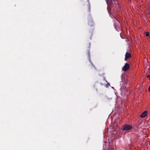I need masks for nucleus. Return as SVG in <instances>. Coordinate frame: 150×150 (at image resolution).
Segmentation results:
<instances>
[{"label": "nucleus", "instance_id": "7ed1b4c3", "mask_svg": "<svg viewBox=\"0 0 150 150\" xmlns=\"http://www.w3.org/2000/svg\"><path fill=\"white\" fill-rule=\"evenodd\" d=\"M131 55L129 53L127 52H126L125 55V61L127 60V59L131 58Z\"/></svg>", "mask_w": 150, "mask_h": 150}, {"label": "nucleus", "instance_id": "6e6552de", "mask_svg": "<svg viewBox=\"0 0 150 150\" xmlns=\"http://www.w3.org/2000/svg\"><path fill=\"white\" fill-rule=\"evenodd\" d=\"M147 77L148 78H149V80H150V75H148L147 76Z\"/></svg>", "mask_w": 150, "mask_h": 150}, {"label": "nucleus", "instance_id": "f257e3e1", "mask_svg": "<svg viewBox=\"0 0 150 150\" xmlns=\"http://www.w3.org/2000/svg\"><path fill=\"white\" fill-rule=\"evenodd\" d=\"M132 126L129 125H124L122 129L123 131L129 130L132 128Z\"/></svg>", "mask_w": 150, "mask_h": 150}, {"label": "nucleus", "instance_id": "20e7f679", "mask_svg": "<svg viewBox=\"0 0 150 150\" xmlns=\"http://www.w3.org/2000/svg\"><path fill=\"white\" fill-rule=\"evenodd\" d=\"M147 112L146 111H144L140 115V117L141 118H144L147 115Z\"/></svg>", "mask_w": 150, "mask_h": 150}, {"label": "nucleus", "instance_id": "39448f33", "mask_svg": "<svg viewBox=\"0 0 150 150\" xmlns=\"http://www.w3.org/2000/svg\"><path fill=\"white\" fill-rule=\"evenodd\" d=\"M113 2H114V4H115V5H116L115 6L116 7H117V6H118V2H117V0H113V1H112L113 4H112L111 5H108H108H111V6L112 4L113 5H114Z\"/></svg>", "mask_w": 150, "mask_h": 150}, {"label": "nucleus", "instance_id": "1a4fd4ad", "mask_svg": "<svg viewBox=\"0 0 150 150\" xmlns=\"http://www.w3.org/2000/svg\"><path fill=\"white\" fill-rule=\"evenodd\" d=\"M148 90H149V91L150 92V85L149 86V87Z\"/></svg>", "mask_w": 150, "mask_h": 150}, {"label": "nucleus", "instance_id": "9b49d317", "mask_svg": "<svg viewBox=\"0 0 150 150\" xmlns=\"http://www.w3.org/2000/svg\"><path fill=\"white\" fill-rule=\"evenodd\" d=\"M90 7H89V10H90Z\"/></svg>", "mask_w": 150, "mask_h": 150}, {"label": "nucleus", "instance_id": "9d476101", "mask_svg": "<svg viewBox=\"0 0 150 150\" xmlns=\"http://www.w3.org/2000/svg\"><path fill=\"white\" fill-rule=\"evenodd\" d=\"M149 12H150V8H149Z\"/></svg>", "mask_w": 150, "mask_h": 150}, {"label": "nucleus", "instance_id": "423d86ee", "mask_svg": "<svg viewBox=\"0 0 150 150\" xmlns=\"http://www.w3.org/2000/svg\"><path fill=\"white\" fill-rule=\"evenodd\" d=\"M108 5H111L113 4L112 0H106Z\"/></svg>", "mask_w": 150, "mask_h": 150}, {"label": "nucleus", "instance_id": "0eeeda50", "mask_svg": "<svg viewBox=\"0 0 150 150\" xmlns=\"http://www.w3.org/2000/svg\"><path fill=\"white\" fill-rule=\"evenodd\" d=\"M146 36H147V37L149 36V32H146Z\"/></svg>", "mask_w": 150, "mask_h": 150}, {"label": "nucleus", "instance_id": "f03ea898", "mask_svg": "<svg viewBox=\"0 0 150 150\" xmlns=\"http://www.w3.org/2000/svg\"><path fill=\"white\" fill-rule=\"evenodd\" d=\"M129 64L128 63H126L122 68V71H126L129 68Z\"/></svg>", "mask_w": 150, "mask_h": 150}]
</instances>
